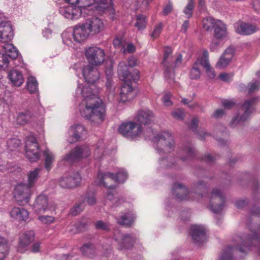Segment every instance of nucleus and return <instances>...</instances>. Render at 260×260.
<instances>
[{
	"label": "nucleus",
	"instance_id": "obj_1",
	"mask_svg": "<svg viewBox=\"0 0 260 260\" xmlns=\"http://www.w3.org/2000/svg\"><path fill=\"white\" fill-rule=\"evenodd\" d=\"M91 64L81 66L77 63L74 69L78 76L81 73L87 84L78 83L76 96L80 101L77 107L82 116L87 118L93 126L101 124L105 119L106 110L103 101L99 97V89L94 84L100 79L98 69Z\"/></svg>",
	"mask_w": 260,
	"mask_h": 260
},
{
	"label": "nucleus",
	"instance_id": "obj_2",
	"mask_svg": "<svg viewBox=\"0 0 260 260\" xmlns=\"http://www.w3.org/2000/svg\"><path fill=\"white\" fill-rule=\"evenodd\" d=\"M247 227L251 235L242 234L236 236L234 239V247L228 246L225 248L220 254V260H234L233 252L235 250L245 254L254 249L260 254V225L250 222Z\"/></svg>",
	"mask_w": 260,
	"mask_h": 260
},
{
	"label": "nucleus",
	"instance_id": "obj_3",
	"mask_svg": "<svg viewBox=\"0 0 260 260\" xmlns=\"http://www.w3.org/2000/svg\"><path fill=\"white\" fill-rule=\"evenodd\" d=\"M127 69L124 62L119 63L118 67V74L120 79L124 81L119 93V102L125 103L133 99L136 95V92L129 82H135L139 80V71L135 69L133 76L127 72Z\"/></svg>",
	"mask_w": 260,
	"mask_h": 260
},
{
	"label": "nucleus",
	"instance_id": "obj_4",
	"mask_svg": "<svg viewBox=\"0 0 260 260\" xmlns=\"http://www.w3.org/2000/svg\"><path fill=\"white\" fill-rule=\"evenodd\" d=\"M172 194L174 197L180 201L196 200L200 202L204 198V193L207 191V187L203 182L199 181L193 184L191 191H188L182 184L175 183L172 188Z\"/></svg>",
	"mask_w": 260,
	"mask_h": 260
},
{
	"label": "nucleus",
	"instance_id": "obj_5",
	"mask_svg": "<svg viewBox=\"0 0 260 260\" xmlns=\"http://www.w3.org/2000/svg\"><path fill=\"white\" fill-rule=\"evenodd\" d=\"M127 178V173L123 169H119L116 174L109 171L98 172L95 183L100 186H107V184L123 183Z\"/></svg>",
	"mask_w": 260,
	"mask_h": 260
},
{
	"label": "nucleus",
	"instance_id": "obj_6",
	"mask_svg": "<svg viewBox=\"0 0 260 260\" xmlns=\"http://www.w3.org/2000/svg\"><path fill=\"white\" fill-rule=\"evenodd\" d=\"M155 149L159 154L171 152L174 148V141L171 134L168 132L160 133L154 137Z\"/></svg>",
	"mask_w": 260,
	"mask_h": 260
},
{
	"label": "nucleus",
	"instance_id": "obj_7",
	"mask_svg": "<svg viewBox=\"0 0 260 260\" xmlns=\"http://www.w3.org/2000/svg\"><path fill=\"white\" fill-rule=\"evenodd\" d=\"M89 35L90 33L88 29L85 24L83 23L81 25L75 26L72 33L67 31L64 32L62 35V41L66 45L73 47V41L71 37H73L75 42L81 43L86 40Z\"/></svg>",
	"mask_w": 260,
	"mask_h": 260
},
{
	"label": "nucleus",
	"instance_id": "obj_8",
	"mask_svg": "<svg viewBox=\"0 0 260 260\" xmlns=\"http://www.w3.org/2000/svg\"><path fill=\"white\" fill-rule=\"evenodd\" d=\"M228 37L227 28L225 24L219 20H216L214 25V35L210 45L212 51L222 46Z\"/></svg>",
	"mask_w": 260,
	"mask_h": 260
},
{
	"label": "nucleus",
	"instance_id": "obj_9",
	"mask_svg": "<svg viewBox=\"0 0 260 260\" xmlns=\"http://www.w3.org/2000/svg\"><path fill=\"white\" fill-rule=\"evenodd\" d=\"M257 98H253L245 101L242 108L244 112L243 114L241 116L239 114L235 115L229 123L230 127L234 128L238 125H243L244 122L249 118L252 113L254 110L253 106Z\"/></svg>",
	"mask_w": 260,
	"mask_h": 260
},
{
	"label": "nucleus",
	"instance_id": "obj_10",
	"mask_svg": "<svg viewBox=\"0 0 260 260\" xmlns=\"http://www.w3.org/2000/svg\"><path fill=\"white\" fill-rule=\"evenodd\" d=\"M40 146L36 138L32 135H29L25 143V154L26 157L30 162L37 161L40 157Z\"/></svg>",
	"mask_w": 260,
	"mask_h": 260
},
{
	"label": "nucleus",
	"instance_id": "obj_11",
	"mask_svg": "<svg viewBox=\"0 0 260 260\" xmlns=\"http://www.w3.org/2000/svg\"><path fill=\"white\" fill-rule=\"evenodd\" d=\"M85 55L89 64L100 66L105 60L104 50L97 46H90L85 50Z\"/></svg>",
	"mask_w": 260,
	"mask_h": 260
},
{
	"label": "nucleus",
	"instance_id": "obj_12",
	"mask_svg": "<svg viewBox=\"0 0 260 260\" xmlns=\"http://www.w3.org/2000/svg\"><path fill=\"white\" fill-rule=\"evenodd\" d=\"M113 239L117 242L118 248L120 250L131 249L136 243L137 238L131 234H122L118 230H115Z\"/></svg>",
	"mask_w": 260,
	"mask_h": 260
},
{
	"label": "nucleus",
	"instance_id": "obj_13",
	"mask_svg": "<svg viewBox=\"0 0 260 260\" xmlns=\"http://www.w3.org/2000/svg\"><path fill=\"white\" fill-rule=\"evenodd\" d=\"M118 132L124 137L133 139L140 136L142 128L139 124L130 121L121 124L118 128Z\"/></svg>",
	"mask_w": 260,
	"mask_h": 260
},
{
	"label": "nucleus",
	"instance_id": "obj_14",
	"mask_svg": "<svg viewBox=\"0 0 260 260\" xmlns=\"http://www.w3.org/2000/svg\"><path fill=\"white\" fill-rule=\"evenodd\" d=\"M210 209L214 213H217L223 209L225 205V198L219 189L214 188L209 197Z\"/></svg>",
	"mask_w": 260,
	"mask_h": 260
},
{
	"label": "nucleus",
	"instance_id": "obj_15",
	"mask_svg": "<svg viewBox=\"0 0 260 260\" xmlns=\"http://www.w3.org/2000/svg\"><path fill=\"white\" fill-rule=\"evenodd\" d=\"M13 193L16 201L21 205H24L29 201L31 188L25 183L19 184L15 187Z\"/></svg>",
	"mask_w": 260,
	"mask_h": 260
},
{
	"label": "nucleus",
	"instance_id": "obj_16",
	"mask_svg": "<svg viewBox=\"0 0 260 260\" xmlns=\"http://www.w3.org/2000/svg\"><path fill=\"white\" fill-rule=\"evenodd\" d=\"M59 12L64 18L71 20L79 19L82 16H85L83 10L77 5H64L60 7Z\"/></svg>",
	"mask_w": 260,
	"mask_h": 260
},
{
	"label": "nucleus",
	"instance_id": "obj_17",
	"mask_svg": "<svg viewBox=\"0 0 260 260\" xmlns=\"http://www.w3.org/2000/svg\"><path fill=\"white\" fill-rule=\"evenodd\" d=\"M90 155V149L87 145L78 146L64 156L62 160L72 162L78 159L87 157Z\"/></svg>",
	"mask_w": 260,
	"mask_h": 260
},
{
	"label": "nucleus",
	"instance_id": "obj_18",
	"mask_svg": "<svg viewBox=\"0 0 260 260\" xmlns=\"http://www.w3.org/2000/svg\"><path fill=\"white\" fill-rule=\"evenodd\" d=\"M87 134L85 127L79 124L72 125L68 131L67 141L71 144L83 139Z\"/></svg>",
	"mask_w": 260,
	"mask_h": 260
},
{
	"label": "nucleus",
	"instance_id": "obj_19",
	"mask_svg": "<svg viewBox=\"0 0 260 260\" xmlns=\"http://www.w3.org/2000/svg\"><path fill=\"white\" fill-rule=\"evenodd\" d=\"M32 207L34 212L38 214L55 210L54 206L48 203L47 197L42 194L37 197Z\"/></svg>",
	"mask_w": 260,
	"mask_h": 260
},
{
	"label": "nucleus",
	"instance_id": "obj_20",
	"mask_svg": "<svg viewBox=\"0 0 260 260\" xmlns=\"http://www.w3.org/2000/svg\"><path fill=\"white\" fill-rule=\"evenodd\" d=\"M81 181V177L78 172L71 175H65L59 180L60 186L64 188H73L78 186Z\"/></svg>",
	"mask_w": 260,
	"mask_h": 260
},
{
	"label": "nucleus",
	"instance_id": "obj_21",
	"mask_svg": "<svg viewBox=\"0 0 260 260\" xmlns=\"http://www.w3.org/2000/svg\"><path fill=\"white\" fill-rule=\"evenodd\" d=\"M107 5V0H79L77 3L78 7L83 10L85 15L87 14L86 11L88 10V8L92 5H94L95 8L106 9L108 8Z\"/></svg>",
	"mask_w": 260,
	"mask_h": 260
},
{
	"label": "nucleus",
	"instance_id": "obj_22",
	"mask_svg": "<svg viewBox=\"0 0 260 260\" xmlns=\"http://www.w3.org/2000/svg\"><path fill=\"white\" fill-rule=\"evenodd\" d=\"M14 36L12 25L10 22H0V43L10 42Z\"/></svg>",
	"mask_w": 260,
	"mask_h": 260
},
{
	"label": "nucleus",
	"instance_id": "obj_23",
	"mask_svg": "<svg viewBox=\"0 0 260 260\" xmlns=\"http://www.w3.org/2000/svg\"><path fill=\"white\" fill-rule=\"evenodd\" d=\"M90 34L94 35L101 32L104 29V25L102 19L98 17L88 19L84 23Z\"/></svg>",
	"mask_w": 260,
	"mask_h": 260
},
{
	"label": "nucleus",
	"instance_id": "obj_24",
	"mask_svg": "<svg viewBox=\"0 0 260 260\" xmlns=\"http://www.w3.org/2000/svg\"><path fill=\"white\" fill-rule=\"evenodd\" d=\"M172 52V51L170 48L166 47L164 49V55L162 61V63L165 67V77L170 84L174 83L175 79V75L174 73L172 72H168V64H169L170 62L173 59V57L171 55Z\"/></svg>",
	"mask_w": 260,
	"mask_h": 260
},
{
	"label": "nucleus",
	"instance_id": "obj_25",
	"mask_svg": "<svg viewBox=\"0 0 260 260\" xmlns=\"http://www.w3.org/2000/svg\"><path fill=\"white\" fill-rule=\"evenodd\" d=\"M190 234L193 241L197 244L202 243L207 238L206 229L201 225H192Z\"/></svg>",
	"mask_w": 260,
	"mask_h": 260
},
{
	"label": "nucleus",
	"instance_id": "obj_26",
	"mask_svg": "<svg viewBox=\"0 0 260 260\" xmlns=\"http://www.w3.org/2000/svg\"><path fill=\"white\" fill-rule=\"evenodd\" d=\"M35 239V234L32 231H28L23 233L19 238L18 251L21 253L25 252L30 243Z\"/></svg>",
	"mask_w": 260,
	"mask_h": 260
},
{
	"label": "nucleus",
	"instance_id": "obj_27",
	"mask_svg": "<svg viewBox=\"0 0 260 260\" xmlns=\"http://www.w3.org/2000/svg\"><path fill=\"white\" fill-rule=\"evenodd\" d=\"M236 31L240 35H249L258 30L257 27L255 25L239 22L235 24Z\"/></svg>",
	"mask_w": 260,
	"mask_h": 260
},
{
	"label": "nucleus",
	"instance_id": "obj_28",
	"mask_svg": "<svg viewBox=\"0 0 260 260\" xmlns=\"http://www.w3.org/2000/svg\"><path fill=\"white\" fill-rule=\"evenodd\" d=\"M234 54V49L232 47H228L224 51L216 63V67L218 69L225 68L232 59Z\"/></svg>",
	"mask_w": 260,
	"mask_h": 260
},
{
	"label": "nucleus",
	"instance_id": "obj_29",
	"mask_svg": "<svg viewBox=\"0 0 260 260\" xmlns=\"http://www.w3.org/2000/svg\"><path fill=\"white\" fill-rule=\"evenodd\" d=\"M10 216L18 221H26L29 219V212L23 208L14 207L10 212Z\"/></svg>",
	"mask_w": 260,
	"mask_h": 260
},
{
	"label": "nucleus",
	"instance_id": "obj_30",
	"mask_svg": "<svg viewBox=\"0 0 260 260\" xmlns=\"http://www.w3.org/2000/svg\"><path fill=\"white\" fill-rule=\"evenodd\" d=\"M137 119L141 124H149L154 121V115L149 110H141L138 112Z\"/></svg>",
	"mask_w": 260,
	"mask_h": 260
},
{
	"label": "nucleus",
	"instance_id": "obj_31",
	"mask_svg": "<svg viewBox=\"0 0 260 260\" xmlns=\"http://www.w3.org/2000/svg\"><path fill=\"white\" fill-rule=\"evenodd\" d=\"M8 78L13 86L19 87L24 82V78L21 72L13 69L8 73Z\"/></svg>",
	"mask_w": 260,
	"mask_h": 260
},
{
	"label": "nucleus",
	"instance_id": "obj_32",
	"mask_svg": "<svg viewBox=\"0 0 260 260\" xmlns=\"http://www.w3.org/2000/svg\"><path fill=\"white\" fill-rule=\"evenodd\" d=\"M32 116V113L29 110L18 112L16 118V122L19 125H25L30 121Z\"/></svg>",
	"mask_w": 260,
	"mask_h": 260
},
{
	"label": "nucleus",
	"instance_id": "obj_33",
	"mask_svg": "<svg viewBox=\"0 0 260 260\" xmlns=\"http://www.w3.org/2000/svg\"><path fill=\"white\" fill-rule=\"evenodd\" d=\"M44 167L47 171H49L52 167V164L55 160V155L48 148H46L43 153Z\"/></svg>",
	"mask_w": 260,
	"mask_h": 260
},
{
	"label": "nucleus",
	"instance_id": "obj_34",
	"mask_svg": "<svg viewBox=\"0 0 260 260\" xmlns=\"http://www.w3.org/2000/svg\"><path fill=\"white\" fill-rule=\"evenodd\" d=\"M135 218L134 214L132 212L122 213L119 217L116 218L119 224L129 226L134 222Z\"/></svg>",
	"mask_w": 260,
	"mask_h": 260
},
{
	"label": "nucleus",
	"instance_id": "obj_35",
	"mask_svg": "<svg viewBox=\"0 0 260 260\" xmlns=\"http://www.w3.org/2000/svg\"><path fill=\"white\" fill-rule=\"evenodd\" d=\"M3 43L4 44L2 46L5 51L4 53L9 56L10 59H15L18 56V51L17 48L9 42Z\"/></svg>",
	"mask_w": 260,
	"mask_h": 260
},
{
	"label": "nucleus",
	"instance_id": "obj_36",
	"mask_svg": "<svg viewBox=\"0 0 260 260\" xmlns=\"http://www.w3.org/2000/svg\"><path fill=\"white\" fill-rule=\"evenodd\" d=\"M195 156V151L190 146L186 145L184 146L180 151L179 157L182 161H186Z\"/></svg>",
	"mask_w": 260,
	"mask_h": 260
},
{
	"label": "nucleus",
	"instance_id": "obj_37",
	"mask_svg": "<svg viewBox=\"0 0 260 260\" xmlns=\"http://www.w3.org/2000/svg\"><path fill=\"white\" fill-rule=\"evenodd\" d=\"M198 123L199 119L196 117H193L189 124V128L192 131H196L200 139L204 140L207 136L209 135V134L206 132L204 129H199L198 131H197Z\"/></svg>",
	"mask_w": 260,
	"mask_h": 260
},
{
	"label": "nucleus",
	"instance_id": "obj_38",
	"mask_svg": "<svg viewBox=\"0 0 260 260\" xmlns=\"http://www.w3.org/2000/svg\"><path fill=\"white\" fill-rule=\"evenodd\" d=\"M41 171V168H37L28 173V183L26 184L30 187L32 188L37 181Z\"/></svg>",
	"mask_w": 260,
	"mask_h": 260
},
{
	"label": "nucleus",
	"instance_id": "obj_39",
	"mask_svg": "<svg viewBox=\"0 0 260 260\" xmlns=\"http://www.w3.org/2000/svg\"><path fill=\"white\" fill-rule=\"evenodd\" d=\"M82 254L89 257H92L95 252L94 246L91 243H86L80 248Z\"/></svg>",
	"mask_w": 260,
	"mask_h": 260
},
{
	"label": "nucleus",
	"instance_id": "obj_40",
	"mask_svg": "<svg viewBox=\"0 0 260 260\" xmlns=\"http://www.w3.org/2000/svg\"><path fill=\"white\" fill-rule=\"evenodd\" d=\"M9 251V247L7 240L3 237H0V260H3Z\"/></svg>",
	"mask_w": 260,
	"mask_h": 260
},
{
	"label": "nucleus",
	"instance_id": "obj_41",
	"mask_svg": "<svg viewBox=\"0 0 260 260\" xmlns=\"http://www.w3.org/2000/svg\"><path fill=\"white\" fill-rule=\"evenodd\" d=\"M38 82L35 77L30 76L28 78L27 88L30 93H35L38 91Z\"/></svg>",
	"mask_w": 260,
	"mask_h": 260
},
{
	"label": "nucleus",
	"instance_id": "obj_42",
	"mask_svg": "<svg viewBox=\"0 0 260 260\" xmlns=\"http://www.w3.org/2000/svg\"><path fill=\"white\" fill-rule=\"evenodd\" d=\"M182 58V56L180 54H178L175 58H173V60L171 61L170 62L169 64H168V72H172L174 74V72L173 71V69L175 67H178L179 66H180L181 64Z\"/></svg>",
	"mask_w": 260,
	"mask_h": 260
},
{
	"label": "nucleus",
	"instance_id": "obj_43",
	"mask_svg": "<svg viewBox=\"0 0 260 260\" xmlns=\"http://www.w3.org/2000/svg\"><path fill=\"white\" fill-rule=\"evenodd\" d=\"M190 78L192 79H199L201 76V70L200 64L198 62H196L190 72Z\"/></svg>",
	"mask_w": 260,
	"mask_h": 260
},
{
	"label": "nucleus",
	"instance_id": "obj_44",
	"mask_svg": "<svg viewBox=\"0 0 260 260\" xmlns=\"http://www.w3.org/2000/svg\"><path fill=\"white\" fill-rule=\"evenodd\" d=\"M216 20H214L212 17H207L202 20L203 27L206 30H209L213 28Z\"/></svg>",
	"mask_w": 260,
	"mask_h": 260
},
{
	"label": "nucleus",
	"instance_id": "obj_45",
	"mask_svg": "<svg viewBox=\"0 0 260 260\" xmlns=\"http://www.w3.org/2000/svg\"><path fill=\"white\" fill-rule=\"evenodd\" d=\"M105 187L107 188L106 198L108 200L114 202L116 199L114 198L116 194L115 186L111 184H107V186Z\"/></svg>",
	"mask_w": 260,
	"mask_h": 260
},
{
	"label": "nucleus",
	"instance_id": "obj_46",
	"mask_svg": "<svg viewBox=\"0 0 260 260\" xmlns=\"http://www.w3.org/2000/svg\"><path fill=\"white\" fill-rule=\"evenodd\" d=\"M196 62L199 63L200 67L202 65L204 68L210 66L208 51L207 50H204L203 52L202 56L198 58Z\"/></svg>",
	"mask_w": 260,
	"mask_h": 260
},
{
	"label": "nucleus",
	"instance_id": "obj_47",
	"mask_svg": "<svg viewBox=\"0 0 260 260\" xmlns=\"http://www.w3.org/2000/svg\"><path fill=\"white\" fill-rule=\"evenodd\" d=\"M194 7V0H188L187 4L183 10V13L186 15L187 18H189L192 16Z\"/></svg>",
	"mask_w": 260,
	"mask_h": 260
},
{
	"label": "nucleus",
	"instance_id": "obj_48",
	"mask_svg": "<svg viewBox=\"0 0 260 260\" xmlns=\"http://www.w3.org/2000/svg\"><path fill=\"white\" fill-rule=\"evenodd\" d=\"M146 25V17L143 15H138L135 26L139 30H142L145 28Z\"/></svg>",
	"mask_w": 260,
	"mask_h": 260
},
{
	"label": "nucleus",
	"instance_id": "obj_49",
	"mask_svg": "<svg viewBox=\"0 0 260 260\" xmlns=\"http://www.w3.org/2000/svg\"><path fill=\"white\" fill-rule=\"evenodd\" d=\"M10 57L4 53H0V68L6 69L9 66Z\"/></svg>",
	"mask_w": 260,
	"mask_h": 260
},
{
	"label": "nucleus",
	"instance_id": "obj_50",
	"mask_svg": "<svg viewBox=\"0 0 260 260\" xmlns=\"http://www.w3.org/2000/svg\"><path fill=\"white\" fill-rule=\"evenodd\" d=\"M163 28V24L161 22H159L154 26V29L151 34V37L153 39L158 38Z\"/></svg>",
	"mask_w": 260,
	"mask_h": 260
},
{
	"label": "nucleus",
	"instance_id": "obj_51",
	"mask_svg": "<svg viewBox=\"0 0 260 260\" xmlns=\"http://www.w3.org/2000/svg\"><path fill=\"white\" fill-rule=\"evenodd\" d=\"M104 146L102 142H99L97 145L96 148L94 150L93 156L95 159L102 158L103 156Z\"/></svg>",
	"mask_w": 260,
	"mask_h": 260
},
{
	"label": "nucleus",
	"instance_id": "obj_52",
	"mask_svg": "<svg viewBox=\"0 0 260 260\" xmlns=\"http://www.w3.org/2000/svg\"><path fill=\"white\" fill-rule=\"evenodd\" d=\"M173 159L172 157L161 158L159 160V164L161 168H167L174 166V162L172 161Z\"/></svg>",
	"mask_w": 260,
	"mask_h": 260
},
{
	"label": "nucleus",
	"instance_id": "obj_53",
	"mask_svg": "<svg viewBox=\"0 0 260 260\" xmlns=\"http://www.w3.org/2000/svg\"><path fill=\"white\" fill-rule=\"evenodd\" d=\"M20 144V140L16 138L10 139L7 141L8 147L11 151H13L15 148H17Z\"/></svg>",
	"mask_w": 260,
	"mask_h": 260
},
{
	"label": "nucleus",
	"instance_id": "obj_54",
	"mask_svg": "<svg viewBox=\"0 0 260 260\" xmlns=\"http://www.w3.org/2000/svg\"><path fill=\"white\" fill-rule=\"evenodd\" d=\"M39 221L44 224H49L54 222L55 218L53 216L42 215L38 217Z\"/></svg>",
	"mask_w": 260,
	"mask_h": 260
},
{
	"label": "nucleus",
	"instance_id": "obj_55",
	"mask_svg": "<svg viewBox=\"0 0 260 260\" xmlns=\"http://www.w3.org/2000/svg\"><path fill=\"white\" fill-rule=\"evenodd\" d=\"M260 87V83L256 80L252 81L248 85V92L252 93L257 91Z\"/></svg>",
	"mask_w": 260,
	"mask_h": 260
},
{
	"label": "nucleus",
	"instance_id": "obj_56",
	"mask_svg": "<svg viewBox=\"0 0 260 260\" xmlns=\"http://www.w3.org/2000/svg\"><path fill=\"white\" fill-rule=\"evenodd\" d=\"M84 207V203L76 204L71 210V214L76 216L80 213Z\"/></svg>",
	"mask_w": 260,
	"mask_h": 260
},
{
	"label": "nucleus",
	"instance_id": "obj_57",
	"mask_svg": "<svg viewBox=\"0 0 260 260\" xmlns=\"http://www.w3.org/2000/svg\"><path fill=\"white\" fill-rule=\"evenodd\" d=\"M95 228L98 230L108 231L110 229V224L102 220H99L95 223Z\"/></svg>",
	"mask_w": 260,
	"mask_h": 260
},
{
	"label": "nucleus",
	"instance_id": "obj_58",
	"mask_svg": "<svg viewBox=\"0 0 260 260\" xmlns=\"http://www.w3.org/2000/svg\"><path fill=\"white\" fill-rule=\"evenodd\" d=\"M113 44L115 48H119L120 49V51L123 53H125V48L124 46L122 44V42L121 39L116 38L113 42Z\"/></svg>",
	"mask_w": 260,
	"mask_h": 260
},
{
	"label": "nucleus",
	"instance_id": "obj_59",
	"mask_svg": "<svg viewBox=\"0 0 260 260\" xmlns=\"http://www.w3.org/2000/svg\"><path fill=\"white\" fill-rule=\"evenodd\" d=\"M171 94L170 92H168L166 93L162 98V102L163 104L167 107L171 106L172 105L173 103L170 100Z\"/></svg>",
	"mask_w": 260,
	"mask_h": 260
},
{
	"label": "nucleus",
	"instance_id": "obj_60",
	"mask_svg": "<svg viewBox=\"0 0 260 260\" xmlns=\"http://www.w3.org/2000/svg\"><path fill=\"white\" fill-rule=\"evenodd\" d=\"M173 117L177 120H183L184 117V112L181 109H177L172 113Z\"/></svg>",
	"mask_w": 260,
	"mask_h": 260
},
{
	"label": "nucleus",
	"instance_id": "obj_61",
	"mask_svg": "<svg viewBox=\"0 0 260 260\" xmlns=\"http://www.w3.org/2000/svg\"><path fill=\"white\" fill-rule=\"evenodd\" d=\"M95 196L93 193L91 194H87L85 198L84 202H86L88 204L92 205L95 203Z\"/></svg>",
	"mask_w": 260,
	"mask_h": 260
},
{
	"label": "nucleus",
	"instance_id": "obj_62",
	"mask_svg": "<svg viewBox=\"0 0 260 260\" xmlns=\"http://www.w3.org/2000/svg\"><path fill=\"white\" fill-rule=\"evenodd\" d=\"M235 104V103L231 100H224L222 102V105L225 109H231Z\"/></svg>",
	"mask_w": 260,
	"mask_h": 260
},
{
	"label": "nucleus",
	"instance_id": "obj_63",
	"mask_svg": "<svg viewBox=\"0 0 260 260\" xmlns=\"http://www.w3.org/2000/svg\"><path fill=\"white\" fill-rule=\"evenodd\" d=\"M205 69L206 70V73H207V76L210 79H213L215 78V72H214V70L213 69V68H212L211 67L210 65L205 68Z\"/></svg>",
	"mask_w": 260,
	"mask_h": 260
},
{
	"label": "nucleus",
	"instance_id": "obj_64",
	"mask_svg": "<svg viewBox=\"0 0 260 260\" xmlns=\"http://www.w3.org/2000/svg\"><path fill=\"white\" fill-rule=\"evenodd\" d=\"M225 114V111L223 109H217L213 114L214 117L216 118H221Z\"/></svg>",
	"mask_w": 260,
	"mask_h": 260
}]
</instances>
